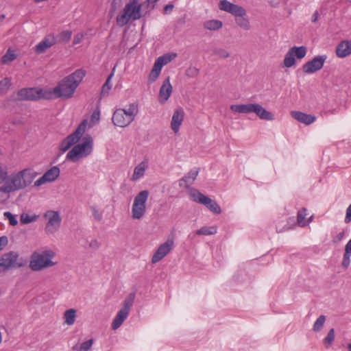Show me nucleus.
Segmentation results:
<instances>
[{
	"label": "nucleus",
	"mask_w": 351,
	"mask_h": 351,
	"mask_svg": "<svg viewBox=\"0 0 351 351\" xmlns=\"http://www.w3.org/2000/svg\"><path fill=\"white\" fill-rule=\"evenodd\" d=\"M87 125V119H84L73 132L60 142L59 150L62 153L68 152L66 160L77 162L92 154L94 147L93 138L90 134L84 135Z\"/></svg>",
	"instance_id": "obj_1"
},
{
	"label": "nucleus",
	"mask_w": 351,
	"mask_h": 351,
	"mask_svg": "<svg viewBox=\"0 0 351 351\" xmlns=\"http://www.w3.org/2000/svg\"><path fill=\"white\" fill-rule=\"evenodd\" d=\"M37 176L33 168H25L9 175L8 167L0 162V205L7 204L12 193L25 189Z\"/></svg>",
	"instance_id": "obj_2"
},
{
	"label": "nucleus",
	"mask_w": 351,
	"mask_h": 351,
	"mask_svg": "<svg viewBox=\"0 0 351 351\" xmlns=\"http://www.w3.org/2000/svg\"><path fill=\"white\" fill-rule=\"evenodd\" d=\"M86 75L83 69H77L73 73L64 77L53 88L48 89V98H71Z\"/></svg>",
	"instance_id": "obj_3"
},
{
	"label": "nucleus",
	"mask_w": 351,
	"mask_h": 351,
	"mask_svg": "<svg viewBox=\"0 0 351 351\" xmlns=\"http://www.w3.org/2000/svg\"><path fill=\"white\" fill-rule=\"evenodd\" d=\"M56 252L51 249L34 251L29 259V267L33 271H40L45 269L52 267L57 264L53 259Z\"/></svg>",
	"instance_id": "obj_4"
},
{
	"label": "nucleus",
	"mask_w": 351,
	"mask_h": 351,
	"mask_svg": "<svg viewBox=\"0 0 351 351\" xmlns=\"http://www.w3.org/2000/svg\"><path fill=\"white\" fill-rule=\"evenodd\" d=\"M138 113V103H130L127 108H118L115 110L112 114V121L115 126L125 128L134 121Z\"/></svg>",
	"instance_id": "obj_5"
},
{
	"label": "nucleus",
	"mask_w": 351,
	"mask_h": 351,
	"mask_svg": "<svg viewBox=\"0 0 351 351\" xmlns=\"http://www.w3.org/2000/svg\"><path fill=\"white\" fill-rule=\"evenodd\" d=\"M230 109L237 113L254 112L263 120L272 121L274 119V114L258 104H234L230 106Z\"/></svg>",
	"instance_id": "obj_6"
},
{
	"label": "nucleus",
	"mask_w": 351,
	"mask_h": 351,
	"mask_svg": "<svg viewBox=\"0 0 351 351\" xmlns=\"http://www.w3.org/2000/svg\"><path fill=\"white\" fill-rule=\"evenodd\" d=\"M141 16V5L138 0H131L127 3L123 11L117 17V23L119 26L125 25L130 21H135Z\"/></svg>",
	"instance_id": "obj_7"
},
{
	"label": "nucleus",
	"mask_w": 351,
	"mask_h": 351,
	"mask_svg": "<svg viewBox=\"0 0 351 351\" xmlns=\"http://www.w3.org/2000/svg\"><path fill=\"white\" fill-rule=\"evenodd\" d=\"M149 195V192L147 190H143L134 197L131 210V216L133 219L140 220L145 216Z\"/></svg>",
	"instance_id": "obj_8"
},
{
	"label": "nucleus",
	"mask_w": 351,
	"mask_h": 351,
	"mask_svg": "<svg viewBox=\"0 0 351 351\" xmlns=\"http://www.w3.org/2000/svg\"><path fill=\"white\" fill-rule=\"evenodd\" d=\"M136 295L135 293H130L125 299L122 307L116 314L112 320L111 328L116 330L121 327L125 320L128 318L130 309L134 304Z\"/></svg>",
	"instance_id": "obj_9"
},
{
	"label": "nucleus",
	"mask_w": 351,
	"mask_h": 351,
	"mask_svg": "<svg viewBox=\"0 0 351 351\" xmlns=\"http://www.w3.org/2000/svg\"><path fill=\"white\" fill-rule=\"evenodd\" d=\"M189 195L193 201L203 204L212 213L215 214H220L221 213V207L216 201L204 195L197 189H190Z\"/></svg>",
	"instance_id": "obj_10"
},
{
	"label": "nucleus",
	"mask_w": 351,
	"mask_h": 351,
	"mask_svg": "<svg viewBox=\"0 0 351 351\" xmlns=\"http://www.w3.org/2000/svg\"><path fill=\"white\" fill-rule=\"evenodd\" d=\"M18 98L21 100H38L40 99H49L48 98L47 88H22L18 91Z\"/></svg>",
	"instance_id": "obj_11"
},
{
	"label": "nucleus",
	"mask_w": 351,
	"mask_h": 351,
	"mask_svg": "<svg viewBox=\"0 0 351 351\" xmlns=\"http://www.w3.org/2000/svg\"><path fill=\"white\" fill-rule=\"evenodd\" d=\"M306 54V48L304 46L291 47L285 56L283 60L284 66L290 68L295 65V58L302 59Z\"/></svg>",
	"instance_id": "obj_12"
},
{
	"label": "nucleus",
	"mask_w": 351,
	"mask_h": 351,
	"mask_svg": "<svg viewBox=\"0 0 351 351\" xmlns=\"http://www.w3.org/2000/svg\"><path fill=\"white\" fill-rule=\"evenodd\" d=\"M44 217L47 219L45 228L46 233L48 234H54L58 230L62 221L59 212L51 210H47Z\"/></svg>",
	"instance_id": "obj_13"
},
{
	"label": "nucleus",
	"mask_w": 351,
	"mask_h": 351,
	"mask_svg": "<svg viewBox=\"0 0 351 351\" xmlns=\"http://www.w3.org/2000/svg\"><path fill=\"white\" fill-rule=\"evenodd\" d=\"M174 241L169 238L165 243L160 244L152 257V263L155 264L162 260L173 248Z\"/></svg>",
	"instance_id": "obj_14"
},
{
	"label": "nucleus",
	"mask_w": 351,
	"mask_h": 351,
	"mask_svg": "<svg viewBox=\"0 0 351 351\" xmlns=\"http://www.w3.org/2000/svg\"><path fill=\"white\" fill-rule=\"evenodd\" d=\"M326 59V55L315 56L302 66L303 72L306 74H312L319 71L322 69Z\"/></svg>",
	"instance_id": "obj_15"
},
{
	"label": "nucleus",
	"mask_w": 351,
	"mask_h": 351,
	"mask_svg": "<svg viewBox=\"0 0 351 351\" xmlns=\"http://www.w3.org/2000/svg\"><path fill=\"white\" fill-rule=\"evenodd\" d=\"M19 254L15 252H10L2 255L0 258V268L8 270L12 267H19L21 264L17 263Z\"/></svg>",
	"instance_id": "obj_16"
},
{
	"label": "nucleus",
	"mask_w": 351,
	"mask_h": 351,
	"mask_svg": "<svg viewBox=\"0 0 351 351\" xmlns=\"http://www.w3.org/2000/svg\"><path fill=\"white\" fill-rule=\"evenodd\" d=\"M60 170L57 166H53L48 169L40 178L34 182L35 186H40L47 182L55 181L60 176Z\"/></svg>",
	"instance_id": "obj_17"
},
{
	"label": "nucleus",
	"mask_w": 351,
	"mask_h": 351,
	"mask_svg": "<svg viewBox=\"0 0 351 351\" xmlns=\"http://www.w3.org/2000/svg\"><path fill=\"white\" fill-rule=\"evenodd\" d=\"M219 8L221 10L230 13L234 16L246 14V11L243 7L232 3L227 0L220 1Z\"/></svg>",
	"instance_id": "obj_18"
},
{
	"label": "nucleus",
	"mask_w": 351,
	"mask_h": 351,
	"mask_svg": "<svg viewBox=\"0 0 351 351\" xmlns=\"http://www.w3.org/2000/svg\"><path fill=\"white\" fill-rule=\"evenodd\" d=\"M56 43V38L53 34L46 36L40 42L34 47V51L37 54L45 53Z\"/></svg>",
	"instance_id": "obj_19"
},
{
	"label": "nucleus",
	"mask_w": 351,
	"mask_h": 351,
	"mask_svg": "<svg viewBox=\"0 0 351 351\" xmlns=\"http://www.w3.org/2000/svg\"><path fill=\"white\" fill-rule=\"evenodd\" d=\"M184 110L180 107L176 108L173 113L171 121V129L175 134H178L179 132L180 126L184 121Z\"/></svg>",
	"instance_id": "obj_20"
},
{
	"label": "nucleus",
	"mask_w": 351,
	"mask_h": 351,
	"mask_svg": "<svg viewBox=\"0 0 351 351\" xmlns=\"http://www.w3.org/2000/svg\"><path fill=\"white\" fill-rule=\"evenodd\" d=\"M173 91L172 86L170 83V79L168 77L165 79L160 88L158 95V101L161 104H165L169 99Z\"/></svg>",
	"instance_id": "obj_21"
},
{
	"label": "nucleus",
	"mask_w": 351,
	"mask_h": 351,
	"mask_svg": "<svg viewBox=\"0 0 351 351\" xmlns=\"http://www.w3.org/2000/svg\"><path fill=\"white\" fill-rule=\"evenodd\" d=\"M199 171L198 169H193L189 171L182 178L179 180V186L180 187H184L188 189V192L189 191L190 185L193 184L194 181L195 180L197 176H198Z\"/></svg>",
	"instance_id": "obj_22"
},
{
	"label": "nucleus",
	"mask_w": 351,
	"mask_h": 351,
	"mask_svg": "<svg viewBox=\"0 0 351 351\" xmlns=\"http://www.w3.org/2000/svg\"><path fill=\"white\" fill-rule=\"evenodd\" d=\"M148 168V163L143 160L139 162L134 169V172L130 178L131 181L137 182L142 179Z\"/></svg>",
	"instance_id": "obj_23"
},
{
	"label": "nucleus",
	"mask_w": 351,
	"mask_h": 351,
	"mask_svg": "<svg viewBox=\"0 0 351 351\" xmlns=\"http://www.w3.org/2000/svg\"><path fill=\"white\" fill-rule=\"evenodd\" d=\"M351 54V39L345 40L338 44L336 48L337 57L343 58Z\"/></svg>",
	"instance_id": "obj_24"
},
{
	"label": "nucleus",
	"mask_w": 351,
	"mask_h": 351,
	"mask_svg": "<svg viewBox=\"0 0 351 351\" xmlns=\"http://www.w3.org/2000/svg\"><path fill=\"white\" fill-rule=\"evenodd\" d=\"M291 115L298 122L307 125L313 123L316 119L315 116L306 114L300 111H291Z\"/></svg>",
	"instance_id": "obj_25"
},
{
	"label": "nucleus",
	"mask_w": 351,
	"mask_h": 351,
	"mask_svg": "<svg viewBox=\"0 0 351 351\" xmlns=\"http://www.w3.org/2000/svg\"><path fill=\"white\" fill-rule=\"evenodd\" d=\"M176 57H177L176 53H174V52L167 53H165V54L157 58L155 60V62L162 68L165 65L171 62Z\"/></svg>",
	"instance_id": "obj_26"
},
{
	"label": "nucleus",
	"mask_w": 351,
	"mask_h": 351,
	"mask_svg": "<svg viewBox=\"0 0 351 351\" xmlns=\"http://www.w3.org/2000/svg\"><path fill=\"white\" fill-rule=\"evenodd\" d=\"M308 215V210L305 208L299 210L297 213V222L299 226L305 227L308 226L306 217Z\"/></svg>",
	"instance_id": "obj_27"
},
{
	"label": "nucleus",
	"mask_w": 351,
	"mask_h": 351,
	"mask_svg": "<svg viewBox=\"0 0 351 351\" xmlns=\"http://www.w3.org/2000/svg\"><path fill=\"white\" fill-rule=\"evenodd\" d=\"M115 69H116V66H114L111 71V73H110V75L108 76L105 83L104 84V85L102 86V88H101V94L102 95H108L110 90V89L112 88V83H111V80L114 75V72H115Z\"/></svg>",
	"instance_id": "obj_28"
},
{
	"label": "nucleus",
	"mask_w": 351,
	"mask_h": 351,
	"mask_svg": "<svg viewBox=\"0 0 351 351\" xmlns=\"http://www.w3.org/2000/svg\"><path fill=\"white\" fill-rule=\"evenodd\" d=\"M76 317V310L69 308L64 313V324L71 326L75 323Z\"/></svg>",
	"instance_id": "obj_29"
},
{
	"label": "nucleus",
	"mask_w": 351,
	"mask_h": 351,
	"mask_svg": "<svg viewBox=\"0 0 351 351\" xmlns=\"http://www.w3.org/2000/svg\"><path fill=\"white\" fill-rule=\"evenodd\" d=\"M162 69V68L161 66H160L154 62L153 68L151 70L148 77V80L150 84L156 81L161 73Z\"/></svg>",
	"instance_id": "obj_30"
},
{
	"label": "nucleus",
	"mask_w": 351,
	"mask_h": 351,
	"mask_svg": "<svg viewBox=\"0 0 351 351\" xmlns=\"http://www.w3.org/2000/svg\"><path fill=\"white\" fill-rule=\"evenodd\" d=\"M17 57L15 51L11 48H9L6 53L2 56L1 62L2 64H8L14 61Z\"/></svg>",
	"instance_id": "obj_31"
},
{
	"label": "nucleus",
	"mask_w": 351,
	"mask_h": 351,
	"mask_svg": "<svg viewBox=\"0 0 351 351\" xmlns=\"http://www.w3.org/2000/svg\"><path fill=\"white\" fill-rule=\"evenodd\" d=\"M217 232V228L215 226H203L196 231V234L198 235H213Z\"/></svg>",
	"instance_id": "obj_32"
},
{
	"label": "nucleus",
	"mask_w": 351,
	"mask_h": 351,
	"mask_svg": "<svg viewBox=\"0 0 351 351\" xmlns=\"http://www.w3.org/2000/svg\"><path fill=\"white\" fill-rule=\"evenodd\" d=\"M245 15L235 16V21L238 26L244 30H248L250 28L249 20L244 17Z\"/></svg>",
	"instance_id": "obj_33"
},
{
	"label": "nucleus",
	"mask_w": 351,
	"mask_h": 351,
	"mask_svg": "<svg viewBox=\"0 0 351 351\" xmlns=\"http://www.w3.org/2000/svg\"><path fill=\"white\" fill-rule=\"evenodd\" d=\"M222 25V22L219 20H209L204 23V27L209 30H217L221 28Z\"/></svg>",
	"instance_id": "obj_34"
},
{
	"label": "nucleus",
	"mask_w": 351,
	"mask_h": 351,
	"mask_svg": "<svg viewBox=\"0 0 351 351\" xmlns=\"http://www.w3.org/2000/svg\"><path fill=\"white\" fill-rule=\"evenodd\" d=\"M38 219L36 215H29L27 213H22L20 217L21 223L23 224H27L32 223Z\"/></svg>",
	"instance_id": "obj_35"
},
{
	"label": "nucleus",
	"mask_w": 351,
	"mask_h": 351,
	"mask_svg": "<svg viewBox=\"0 0 351 351\" xmlns=\"http://www.w3.org/2000/svg\"><path fill=\"white\" fill-rule=\"evenodd\" d=\"M100 113L99 111H94L92 114L90 121H88L87 128H91L99 121Z\"/></svg>",
	"instance_id": "obj_36"
},
{
	"label": "nucleus",
	"mask_w": 351,
	"mask_h": 351,
	"mask_svg": "<svg viewBox=\"0 0 351 351\" xmlns=\"http://www.w3.org/2000/svg\"><path fill=\"white\" fill-rule=\"evenodd\" d=\"M11 86V79L5 77L0 81V94L5 93Z\"/></svg>",
	"instance_id": "obj_37"
},
{
	"label": "nucleus",
	"mask_w": 351,
	"mask_h": 351,
	"mask_svg": "<svg viewBox=\"0 0 351 351\" xmlns=\"http://www.w3.org/2000/svg\"><path fill=\"white\" fill-rule=\"evenodd\" d=\"M325 321H326V317L323 315H320L317 319V320L315 322V323L313 324V330L315 332L319 331L322 328V327L325 323Z\"/></svg>",
	"instance_id": "obj_38"
},
{
	"label": "nucleus",
	"mask_w": 351,
	"mask_h": 351,
	"mask_svg": "<svg viewBox=\"0 0 351 351\" xmlns=\"http://www.w3.org/2000/svg\"><path fill=\"white\" fill-rule=\"evenodd\" d=\"M334 340L335 330L333 328H331L324 340L326 348H329L332 345Z\"/></svg>",
	"instance_id": "obj_39"
},
{
	"label": "nucleus",
	"mask_w": 351,
	"mask_h": 351,
	"mask_svg": "<svg viewBox=\"0 0 351 351\" xmlns=\"http://www.w3.org/2000/svg\"><path fill=\"white\" fill-rule=\"evenodd\" d=\"M72 36V32L71 30H64L60 32L58 35L59 40L62 43L68 42Z\"/></svg>",
	"instance_id": "obj_40"
},
{
	"label": "nucleus",
	"mask_w": 351,
	"mask_h": 351,
	"mask_svg": "<svg viewBox=\"0 0 351 351\" xmlns=\"http://www.w3.org/2000/svg\"><path fill=\"white\" fill-rule=\"evenodd\" d=\"M3 215L5 219L9 221L10 226H15L18 224V220L15 215H12L10 212H5Z\"/></svg>",
	"instance_id": "obj_41"
},
{
	"label": "nucleus",
	"mask_w": 351,
	"mask_h": 351,
	"mask_svg": "<svg viewBox=\"0 0 351 351\" xmlns=\"http://www.w3.org/2000/svg\"><path fill=\"white\" fill-rule=\"evenodd\" d=\"M199 74V69L195 66H190L186 71V75L190 78H194Z\"/></svg>",
	"instance_id": "obj_42"
},
{
	"label": "nucleus",
	"mask_w": 351,
	"mask_h": 351,
	"mask_svg": "<svg viewBox=\"0 0 351 351\" xmlns=\"http://www.w3.org/2000/svg\"><path fill=\"white\" fill-rule=\"evenodd\" d=\"M93 344V340L89 339L88 341H86L83 342L80 348L78 351H89Z\"/></svg>",
	"instance_id": "obj_43"
},
{
	"label": "nucleus",
	"mask_w": 351,
	"mask_h": 351,
	"mask_svg": "<svg viewBox=\"0 0 351 351\" xmlns=\"http://www.w3.org/2000/svg\"><path fill=\"white\" fill-rule=\"evenodd\" d=\"M351 252L345 250L341 265L344 268H348L350 263Z\"/></svg>",
	"instance_id": "obj_44"
},
{
	"label": "nucleus",
	"mask_w": 351,
	"mask_h": 351,
	"mask_svg": "<svg viewBox=\"0 0 351 351\" xmlns=\"http://www.w3.org/2000/svg\"><path fill=\"white\" fill-rule=\"evenodd\" d=\"M215 55L221 58H226L229 57L230 54L227 50L223 48H217L214 50Z\"/></svg>",
	"instance_id": "obj_45"
},
{
	"label": "nucleus",
	"mask_w": 351,
	"mask_h": 351,
	"mask_svg": "<svg viewBox=\"0 0 351 351\" xmlns=\"http://www.w3.org/2000/svg\"><path fill=\"white\" fill-rule=\"evenodd\" d=\"M345 238V232L343 230H341L337 232L335 234L332 235V242L336 243L342 241Z\"/></svg>",
	"instance_id": "obj_46"
},
{
	"label": "nucleus",
	"mask_w": 351,
	"mask_h": 351,
	"mask_svg": "<svg viewBox=\"0 0 351 351\" xmlns=\"http://www.w3.org/2000/svg\"><path fill=\"white\" fill-rule=\"evenodd\" d=\"M101 245V242L97 239H91L88 243L89 247L94 250H98L100 247Z\"/></svg>",
	"instance_id": "obj_47"
},
{
	"label": "nucleus",
	"mask_w": 351,
	"mask_h": 351,
	"mask_svg": "<svg viewBox=\"0 0 351 351\" xmlns=\"http://www.w3.org/2000/svg\"><path fill=\"white\" fill-rule=\"evenodd\" d=\"M84 36H85V34L83 32H80V33H77V34H75L73 38V45H77V44L80 43L82 42V40H83Z\"/></svg>",
	"instance_id": "obj_48"
},
{
	"label": "nucleus",
	"mask_w": 351,
	"mask_h": 351,
	"mask_svg": "<svg viewBox=\"0 0 351 351\" xmlns=\"http://www.w3.org/2000/svg\"><path fill=\"white\" fill-rule=\"evenodd\" d=\"M90 209L93 217L97 221L101 220L102 218V215L98 211V210L95 207H91Z\"/></svg>",
	"instance_id": "obj_49"
},
{
	"label": "nucleus",
	"mask_w": 351,
	"mask_h": 351,
	"mask_svg": "<svg viewBox=\"0 0 351 351\" xmlns=\"http://www.w3.org/2000/svg\"><path fill=\"white\" fill-rule=\"evenodd\" d=\"M8 243V239L6 236H2L0 237V251L2 250Z\"/></svg>",
	"instance_id": "obj_50"
},
{
	"label": "nucleus",
	"mask_w": 351,
	"mask_h": 351,
	"mask_svg": "<svg viewBox=\"0 0 351 351\" xmlns=\"http://www.w3.org/2000/svg\"><path fill=\"white\" fill-rule=\"evenodd\" d=\"M351 221V204L346 209V214L345 217V223H348Z\"/></svg>",
	"instance_id": "obj_51"
},
{
	"label": "nucleus",
	"mask_w": 351,
	"mask_h": 351,
	"mask_svg": "<svg viewBox=\"0 0 351 351\" xmlns=\"http://www.w3.org/2000/svg\"><path fill=\"white\" fill-rule=\"evenodd\" d=\"M345 250L351 252V239L346 243L345 246Z\"/></svg>",
	"instance_id": "obj_52"
},
{
	"label": "nucleus",
	"mask_w": 351,
	"mask_h": 351,
	"mask_svg": "<svg viewBox=\"0 0 351 351\" xmlns=\"http://www.w3.org/2000/svg\"><path fill=\"white\" fill-rule=\"evenodd\" d=\"M318 17H319V13L318 12H315L314 14H313L312 16V21L313 22H316L318 19Z\"/></svg>",
	"instance_id": "obj_53"
},
{
	"label": "nucleus",
	"mask_w": 351,
	"mask_h": 351,
	"mask_svg": "<svg viewBox=\"0 0 351 351\" xmlns=\"http://www.w3.org/2000/svg\"><path fill=\"white\" fill-rule=\"evenodd\" d=\"M120 3L121 0H113L112 2V5L114 6V9L117 8V5H119Z\"/></svg>",
	"instance_id": "obj_54"
},
{
	"label": "nucleus",
	"mask_w": 351,
	"mask_h": 351,
	"mask_svg": "<svg viewBox=\"0 0 351 351\" xmlns=\"http://www.w3.org/2000/svg\"><path fill=\"white\" fill-rule=\"evenodd\" d=\"M173 5H167L165 6V10H166V11H167V10H171L173 9Z\"/></svg>",
	"instance_id": "obj_55"
},
{
	"label": "nucleus",
	"mask_w": 351,
	"mask_h": 351,
	"mask_svg": "<svg viewBox=\"0 0 351 351\" xmlns=\"http://www.w3.org/2000/svg\"><path fill=\"white\" fill-rule=\"evenodd\" d=\"M313 215H311L308 218H306V221H308V225L313 221Z\"/></svg>",
	"instance_id": "obj_56"
},
{
	"label": "nucleus",
	"mask_w": 351,
	"mask_h": 351,
	"mask_svg": "<svg viewBox=\"0 0 351 351\" xmlns=\"http://www.w3.org/2000/svg\"><path fill=\"white\" fill-rule=\"evenodd\" d=\"M158 0H147L148 3H155Z\"/></svg>",
	"instance_id": "obj_57"
},
{
	"label": "nucleus",
	"mask_w": 351,
	"mask_h": 351,
	"mask_svg": "<svg viewBox=\"0 0 351 351\" xmlns=\"http://www.w3.org/2000/svg\"><path fill=\"white\" fill-rule=\"evenodd\" d=\"M348 351H351V343L348 345Z\"/></svg>",
	"instance_id": "obj_58"
},
{
	"label": "nucleus",
	"mask_w": 351,
	"mask_h": 351,
	"mask_svg": "<svg viewBox=\"0 0 351 351\" xmlns=\"http://www.w3.org/2000/svg\"><path fill=\"white\" fill-rule=\"evenodd\" d=\"M346 1L351 3V0H346Z\"/></svg>",
	"instance_id": "obj_59"
}]
</instances>
